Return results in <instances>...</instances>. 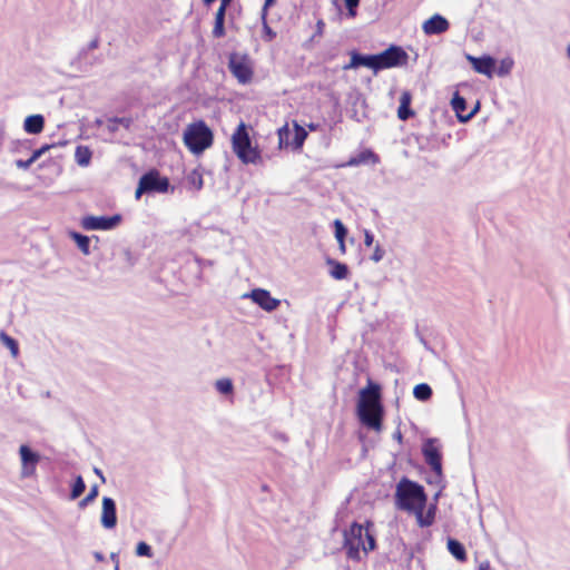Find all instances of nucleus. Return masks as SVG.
<instances>
[{
  "instance_id": "nucleus-19",
  "label": "nucleus",
  "mask_w": 570,
  "mask_h": 570,
  "mask_svg": "<svg viewBox=\"0 0 570 570\" xmlns=\"http://www.w3.org/2000/svg\"><path fill=\"white\" fill-rule=\"evenodd\" d=\"M45 118L42 115H31L24 119L23 129L28 134L37 135L43 130Z\"/></svg>"
},
{
  "instance_id": "nucleus-57",
  "label": "nucleus",
  "mask_w": 570,
  "mask_h": 570,
  "mask_svg": "<svg viewBox=\"0 0 570 570\" xmlns=\"http://www.w3.org/2000/svg\"><path fill=\"white\" fill-rule=\"evenodd\" d=\"M197 263H198L199 265H212V262H209V261H204V259H197Z\"/></svg>"
},
{
  "instance_id": "nucleus-20",
  "label": "nucleus",
  "mask_w": 570,
  "mask_h": 570,
  "mask_svg": "<svg viewBox=\"0 0 570 570\" xmlns=\"http://www.w3.org/2000/svg\"><path fill=\"white\" fill-rule=\"evenodd\" d=\"M327 265L332 266L330 275L337 281L345 279L348 275V267L346 264L337 262L333 258H327Z\"/></svg>"
},
{
  "instance_id": "nucleus-15",
  "label": "nucleus",
  "mask_w": 570,
  "mask_h": 570,
  "mask_svg": "<svg viewBox=\"0 0 570 570\" xmlns=\"http://www.w3.org/2000/svg\"><path fill=\"white\" fill-rule=\"evenodd\" d=\"M451 106L452 109L455 111L459 121L461 122L469 121L479 109V104H476L475 107L469 114H464L466 109V100L462 96H460L459 92H455L453 95L451 99Z\"/></svg>"
},
{
  "instance_id": "nucleus-59",
  "label": "nucleus",
  "mask_w": 570,
  "mask_h": 570,
  "mask_svg": "<svg viewBox=\"0 0 570 570\" xmlns=\"http://www.w3.org/2000/svg\"><path fill=\"white\" fill-rule=\"evenodd\" d=\"M95 124H96L97 126H101V125H102V120H101V119H96Z\"/></svg>"
},
{
  "instance_id": "nucleus-6",
  "label": "nucleus",
  "mask_w": 570,
  "mask_h": 570,
  "mask_svg": "<svg viewBox=\"0 0 570 570\" xmlns=\"http://www.w3.org/2000/svg\"><path fill=\"white\" fill-rule=\"evenodd\" d=\"M409 55L406 51L395 45H391L384 51L375 55L377 72L383 69L402 67L406 65Z\"/></svg>"
},
{
  "instance_id": "nucleus-18",
  "label": "nucleus",
  "mask_w": 570,
  "mask_h": 570,
  "mask_svg": "<svg viewBox=\"0 0 570 570\" xmlns=\"http://www.w3.org/2000/svg\"><path fill=\"white\" fill-rule=\"evenodd\" d=\"M425 508H419L414 514L416 517L417 524L421 528L430 527L434 523L435 514H436V503H432L428 507L426 512L424 513Z\"/></svg>"
},
{
  "instance_id": "nucleus-29",
  "label": "nucleus",
  "mask_w": 570,
  "mask_h": 570,
  "mask_svg": "<svg viewBox=\"0 0 570 570\" xmlns=\"http://www.w3.org/2000/svg\"><path fill=\"white\" fill-rule=\"evenodd\" d=\"M187 185L189 188L200 190L204 186L203 175L199 169H194L187 175Z\"/></svg>"
},
{
  "instance_id": "nucleus-16",
  "label": "nucleus",
  "mask_w": 570,
  "mask_h": 570,
  "mask_svg": "<svg viewBox=\"0 0 570 570\" xmlns=\"http://www.w3.org/2000/svg\"><path fill=\"white\" fill-rule=\"evenodd\" d=\"M358 67H366L377 73L375 55H362L358 52L351 53V61L344 67V69H355Z\"/></svg>"
},
{
  "instance_id": "nucleus-26",
  "label": "nucleus",
  "mask_w": 570,
  "mask_h": 570,
  "mask_svg": "<svg viewBox=\"0 0 570 570\" xmlns=\"http://www.w3.org/2000/svg\"><path fill=\"white\" fill-rule=\"evenodd\" d=\"M92 157L91 150L87 146H78L76 148L75 158L76 163L81 166L86 167L90 164Z\"/></svg>"
},
{
  "instance_id": "nucleus-35",
  "label": "nucleus",
  "mask_w": 570,
  "mask_h": 570,
  "mask_svg": "<svg viewBox=\"0 0 570 570\" xmlns=\"http://www.w3.org/2000/svg\"><path fill=\"white\" fill-rule=\"evenodd\" d=\"M334 227H335V238L337 240L345 239V237L347 235V228L344 226V224L340 219H335Z\"/></svg>"
},
{
  "instance_id": "nucleus-44",
  "label": "nucleus",
  "mask_w": 570,
  "mask_h": 570,
  "mask_svg": "<svg viewBox=\"0 0 570 570\" xmlns=\"http://www.w3.org/2000/svg\"><path fill=\"white\" fill-rule=\"evenodd\" d=\"M35 163V160H32V158L30 157L29 159L27 160H23V159H18L16 160V166L20 169H28L32 164Z\"/></svg>"
},
{
  "instance_id": "nucleus-3",
  "label": "nucleus",
  "mask_w": 570,
  "mask_h": 570,
  "mask_svg": "<svg viewBox=\"0 0 570 570\" xmlns=\"http://www.w3.org/2000/svg\"><path fill=\"white\" fill-rule=\"evenodd\" d=\"M345 547L347 548V557L353 560H360V546L362 544L363 551L367 553L376 547L374 535L370 534L367 530L354 522L348 531L344 532Z\"/></svg>"
},
{
  "instance_id": "nucleus-4",
  "label": "nucleus",
  "mask_w": 570,
  "mask_h": 570,
  "mask_svg": "<svg viewBox=\"0 0 570 570\" xmlns=\"http://www.w3.org/2000/svg\"><path fill=\"white\" fill-rule=\"evenodd\" d=\"M184 142L195 155L202 154L213 144V131L203 121L190 124L184 132Z\"/></svg>"
},
{
  "instance_id": "nucleus-54",
  "label": "nucleus",
  "mask_w": 570,
  "mask_h": 570,
  "mask_svg": "<svg viewBox=\"0 0 570 570\" xmlns=\"http://www.w3.org/2000/svg\"><path fill=\"white\" fill-rule=\"evenodd\" d=\"M94 471H95V473H96V474L101 479V481H102V482H105V481H106V479H105V476H104V474H102V472H101V470H100V469L95 468V469H94Z\"/></svg>"
},
{
  "instance_id": "nucleus-42",
  "label": "nucleus",
  "mask_w": 570,
  "mask_h": 570,
  "mask_svg": "<svg viewBox=\"0 0 570 570\" xmlns=\"http://www.w3.org/2000/svg\"><path fill=\"white\" fill-rule=\"evenodd\" d=\"M106 127H107V130L109 131V134L114 135L119 128L118 127V117L108 119Z\"/></svg>"
},
{
  "instance_id": "nucleus-63",
  "label": "nucleus",
  "mask_w": 570,
  "mask_h": 570,
  "mask_svg": "<svg viewBox=\"0 0 570 570\" xmlns=\"http://www.w3.org/2000/svg\"><path fill=\"white\" fill-rule=\"evenodd\" d=\"M114 570H120V569H119V566L115 567V569H114Z\"/></svg>"
},
{
  "instance_id": "nucleus-48",
  "label": "nucleus",
  "mask_w": 570,
  "mask_h": 570,
  "mask_svg": "<svg viewBox=\"0 0 570 570\" xmlns=\"http://www.w3.org/2000/svg\"><path fill=\"white\" fill-rule=\"evenodd\" d=\"M226 11H227V8H223V7L219 6V8H218V10L216 11V14H215V20H224L225 21Z\"/></svg>"
},
{
  "instance_id": "nucleus-36",
  "label": "nucleus",
  "mask_w": 570,
  "mask_h": 570,
  "mask_svg": "<svg viewBox=\"0 0 570 570\" xmlns=\"http://www.w3.org/2000/svg\"><path fill=\"white\" fill-rule=\"evenodd\" d=\"M345 7L347 9V16L350 18H355L357 13V7L360 4V0H344Z\"/></svg>"
},
{
  "instance_id": "nucleus-24",
  "label": "nucleus",
  "mask_w": 570,
  "mask_h": 570,
  "mask_svg": "<svg viewBox=\"0 0 570 570\" xmlns=\"http://www.w3.org/2000/svg\"><path fill=\"white\" fill-rule=\"evenodd\" d=\"M307 138V131L299 126L297 122L294 124V134L293 139L291 140V146L294 149H301L304 141Z\"/></svg>"
},
{
  "instance_id": "nucleus-39",
  "label": "nucleus",
  "mask_w": 570,
  "mask_h": 570,
  "mask_svg": "<svg viewBox=\"0 0 570 570\" xmlns=\"http://www.w3.org/2000/svg\"><path fill=\"white\" fill-rule=\"evenodd\" d=\"M56 147L55 144L52 145H43L41 146L40 148L33 150L32 155H31V158L32 160H38L42 155H45L49 149Z\"/></svg>"
},
{
  "instance_id": "nucleus-38",
  "label": "nucleus",
  "mask_w": 570,
  "mask_h": 570,
  "mask_svg": "<svg viewBox=\"0 0 570 570\" xmlns=\"http://www.w3.org/2000/svg\"><path fill=\"white\" fill-rule=\"evenodd\" d=\"M225 36V21L224 20H215V24L213 28V37L222 38Z\"/></svg>"
},
{
  "instance_id": "nucleus-46",
  "label": "nucleus",
  "mask_w": 570,
  "mask_h": 570,
  "mask_svg": "<svg viewBox=\"0 0 570 570\" xmlns=\"http://www.w3.org/2000/svg\"><path fill=\"white\" fill-rule=\"evenodd\" d=\"M131 124H132L131 118H128V117L118 118V127L122 126L124 128L129 129Z\"/></svg>"
},
{
  "instance_id": "nucleus-14",
  "label": "nucleus",
  "mask_w": 570,
  "mask_h": 570,
  "mask_svg": "<svg viewBox=\"0 0 570 570\" xmlns=\"http://www.w3.org/2000/svg\"><path fill=\"white\" fill-rule=\"evenodd\" d=\"M450 28L449 21L441 14L435 13L424 21L422 29L426 36L441 35Z\"/></svg>"
},
{
  "instance_id": "nucleus-58",
  "label": "nucleus",
  "mask_w": 570,
  "mask_h": 570,
  "mask_svg": "<svg viewBox=\"0 0 570 570\" xmlns=\"http://www.w3.org/2000/svg\"><path fill=\"white\" fill-rule=\"evenodd\" d=\"M420 341L424 345L425 348H429L428 343L423 337H421Z\"/></svg>"
},
{
  "instance_id": "nucleus-33",
  "label": "nucleus",
  "mask_w": 570,
  "mask_h": 570,
  "mask_svg": "<svg viewBox=\"0 0 570 570\" xmlns=\"http://www.w3.org/2000/svg\"><path fill=\"white\" fill-rule=\"evenodd\" d=\"M292 132L287 126H284L278 129V139H279V147H287L291 146V137Z\"/></svg>"
},
{
  "instance_id": "nucleus-1",
  "label": "nucleus",
  "mask_w": 570,
  "mask_h": 570,
  "mask_svg": "<svg viewBox=\"0 0 570 570\" xmlns=\"http://www.w3.org/2000/svg\"><path fill=\"white\" fill-rule=\"evenodd\" d=\"M356 411L363 425L375 431L382 429L384 409L382 404V389L379 383L372 380L367 381L366 386L358 393Z\"/></svg>"
},
{
  "instance_id": "nucleus-60",
  "label": "nucleus",
  "mask_w": 570,
  "mask_h": 570,
  "mask_svg": "<svg viewBox=\"0 0 570 570\" xmlns=\"http://www.w3.org/2000/svg\"><path fill=\"white\" fill-rule=\"evenodd\" d=\"M396 439H397V440H402V435H401V433H400V432H397V434H396Z\"/></svg>"
},
{
  "instance_id": "nucleus-62",
  "label": "nucleus",
  "mask_w": 570,
  "mask_h": 570,
  "mask_svg": "<svg viewBox=\"0 0 570 570\" xmlns=\"http://www.w3.org/2000/svg\"><path fill=\"white\" fill-rule=\"evenodd\" d=\"M309 128H311L312 130H315L316 126H315V125H313V124H311V125H309Z\"/></svg>"
},
{
  "instance_id": "nucleus-27",
  "label": "nucleus",
  "mask_w": 570,
  "mask_h": 570,
  "mask_svg": "<svg viewBox=\"0 0 570 570\" xmlns=\"http://www.w3.org/2000/svg\"><path fill=\"white\" fill-rule=\"evenodd\" d=\"M0 342L7 347L9 348L12 357H18L19 355V344L18 342L11 337L10 335H8L4 331H0Z\"/></svg>"
},
{
  "instance_id": "nucleus-49",
  "label": "nucleus",
  "mask_w": 570,
  "mask_h": 570,
  "mask_svg": "<svg viewBox=\"0 0 570 570\" xmlns=\"http://www.w3.org/2000/svg\"><path fill=\"white\" fill-rule=\"evenodd\" d=\"M145 193H147V189H145V186H144L141 179H139L138 187L136 189L135 196H136L137 199H139L140 196L142 194H145Z\"/></svg>"
},
{
  "instance_id": "nucleus-11",
  "label": "nucleus",
  "mask_w": 570,
  "mask_h": 570,
  "mask_svg": "<svg viewBox=\"0 0 570 570\" xmlns=\"http://www.w3.org/2000/svg\"><path fill=\"white\" fill-rule=\"evenodd\" d=\"M147 193H165L169 188L167 177H161L155 169L149 170L140 177Z\"/></svg>"
},
{
  "instance_id": "nucleus-25",
  "label": "nucleus",
  "mask_w": 570,
  "mask_h": 570,
  "mask_svg": "<svg viewBox=\"0 0 570 570\" xmlns=\"http://www.w3.org/2000/svg\"><path fill=\"white\" fill-rule=\"evenodd\" d=\"M370 160H372L373 164H376L379 161L377 155L374 154L372 150H364L360 153L356 157L351 158L348 165L357 166L361 164H366Z\"/></svg>"
},
{
  "instance_id": "nucleus-32",
  "label": "nucleus",
  "mask_w": 570,
  "mask_h": 570,
  "mask_svg": "<svg viewBox=\"0 0 570 570\" xmlns=\"http://www.w3.org/2000/svg\"><path fill=\"white\" fill-rule=\"evenodd\" d=\"M98 494H99V488L97 484H94L90 488L88 494L79 501L78 507L80 509L86 508L88 504H90L92 501H95V499L98 497Z\"/></svg>"
},
{
  "instance_id": "nucleus-53",
  "label": "nucleus",
  "mask_w": 570,
  "mask_h": 570,
  "mask_svg": "<svg viewBox=\"0 0 570 570\" xmlns=\"http://www.w3.org/2000/svg\"><path fill=\"white\" fill-rule=\"evenodd\" d=\"M110 559H111V561L115 563V567L119 566V558H118V553H116V552H111V553H110Z\"/></svg>"
},
{
  "instance_id": "nucleus-2",
  "label": "nucleus",
  "mask_w": 570,
  "mask_h": 570,
  "mask_svg": "<svg viewBox=\"0 0 570 570\" xmlns=\"http://www.w3.org/2000/svg\"><path fill=\"white\" fill-rule=\"evenodd\" d=\"M428 495L424 488L407 478L396 484L395 504L397 509L414 513L419 508H426Z\"/></svg>"
},
{
  "instance_id": "nucleus-10",
  "label": "nucleus",
  "mask_w": 570,
  "mask_h": 570,
  "mask_svg": "<svg viewBox=\"0 0 570 570\" xmlns=\"http://www.w3.org/2000/svg\"><path fill=\"white\" fill-rule=\"evenodd\" d=\"M435 439H428L422 446V453L425 462L431 466L433 472L438 475H442V455L439 448L435 445Z\"/></svg>"
},
{
  "instance_id": "nucleus-47",
  "label": "nucleus",
  "mask_w": 570,
  "mask_h": 570,
  "mask_svg": "<svg viewBox=\"0 0 570 570\" xmlns=\"http://www.w3.org/2000/svg\"><path fill=\"white\" fill-rule=\"evenodd\" d=\"M373 243H374L373 234L371 232H368V230H365V233H364V244H365V246L370 247V246L373 245Z\"/></svg>"
},
{
  "instance_id": "nucleus-55",
  "label": "nucleus",
  "mask_w": 570,
  "mask_h": 570,
  "mask_svg": "<svg viewBox=\"0 0 570 570\" xmlns=\"http://www.w3.org/2000/svg\"><path fill=\"white\" fill-rule=\"evenodd\" d=\"M233 0H220V7L228 8Z\"/></svg>"
},
{
  "instance_id": "nucleus-31",
  "label": "nucleus",
  "mask_w": 570,
  "mask_h": 570,
  "mask_svg": "<svg viewBox=\"0 0 570 570\" xmlns=\"http://www.w3.org/2000/svg\"><path fill=\"white\" fill-rule=\"evenodd\" d=\"M216 390L223 394L228 395L232 394L234 391V385L230 379H219L215 382Z\"/></svg>"
},
{
  "instance_id": "nucleus-13",
  "label": "nucleus",
  "mask_w": 570,
  "mask_h": 570,
  "mask_svg": "<svg viewBox=\"0 0 570 570\" xmlns=\"http://www.w3.org/2000/svg\"><path fill=\"white\" fill-rule=\"evenodd\" d=\"M100 522L105 529H114L117 525V507L112 498L104 497Z\"/></svg>"
},
{
  "instance_id": "nucleus-61",
  "label": "nucleus",
  "mask_w": 570,
  "mask_h": 570,
  "mask_svg": "<svg viewBox=\"0 0 570 570\" xmlns=\"http://www.w3.org/2000/svg\"><path fill=\"white\" fill-rule=\"evenodd\" d=\"M567 53H568V57L570 58V45L567 48Z\"/></svg>"
},
{
  "instance_id": "nucleus-7",
  "label": "nucleus",
  "mask_w": 570,
  "mask_h": 570,
  "mask_svg": "<svg viewBox=\"0 0 570 570\" xmlns=\"http://www.w3.org/2000/svg\"><path fill=\"white\" fill-rule=\"evenodd\" d=\"M228 68L239 83L246 85L253 78L250 61L246 55L232 53Z\"/></svg>"
},
{
  "instance_id": "nucleus-40",
  "label": "nucleus",
  "mask_w": 570,
  "mask_h": 570,
  "mask_svg": "<svg viewBox=\"0 0 570 570\" xmlns=\"http://www.w3.org/2000/svg\"><path fill=\"white\" fill-rule=\"evenodd\" d=\"M384 255L385 250L377 244L374 248L371 259L375 263H379L383 259Z\"/></svg>"
},
{
  "instance_id": "nucleus-43",
  "label": "nucleus",
  "mask_w": 570,
  "mask_h": 570,
  "mask_svg": "<svg viewBox=\"0 0 570 570\" xmlns=\"http://www.w3.org/2000/svg\"><path fill=\"white\" fill-rule=\"evenodd\" d=\"M412 96L410 91H403L400 97V106H411Z\"/></svg>"
},
{
  "instance_id": "nucleus-30",
  "label": "nucleus",
  "mask_w": 570,
  "mask_h": 570,
  "mask_svg": "<svg viewBox=\"0 0 570 570\" xmlns=\"http://www.w3.org/2000/svg\"><path fill=\"white\" fill-rule=\"evenodd\" d=\"M85 490H86V483H85L82 476L78 475L75 479V482L71 487L70 499L71 500L78 499L85 492Z\"/></svg>"
},
{
  "instance_id": "nucleus-28",
  "label": "nucleus",
  "mask_w": 570,
  "mask_h": 570,
  "mask_svg": "<svg viewBox=\"0 0 570 570\" xmlns=\"http://www.w3.org/2000/svg\"><path fill=\"white\" fill-rule=\"evenodd\" d=\"M432 389L426 383H420L414 386L413 389V395L416 400L425 402L429 401L432 396Z\"/></svg>"
},
{
  "instance_id": "nucleus-51",
  "label": "nucleus",
  "mask_w": 570,
  "mask_h": 570,
  "mask_svg": "<svg viewBox=\"0 0 570 570\" xmlns=\"http://www.w3.org/2000/svg\"><path fill=\"white\" fill-rule=\"evenodd\" d=\"M99 47V37H95L87 46L86 48L89 51L96 50Z\"/></svg>"
},
{
  "instance_id": "nucleus-8",
  "label": "nucleus",
  "mask_w": 570,
  "mask_h": 570,
  "mask_svg": "<svg viewBox=\"0 0 570 570\" xmlns=\"http://www.w3.org/2000/svg\"><path fill=\"white\" fill-rule=\"evenodd\" d=\"M122 217L119 214L112 216H92L88 215L82 217L81 226L86 230H111L116 228Z\"/></svg>"
},
{
  "instance_id": "nucleus-12",
  "label": "nucleus",
  "mask_w": 570,
  "mask_h": 570,
  "mask_svg": "<svg viewBox=\"0 0 570 570\" xmlns=\"http://www.w3.org/2000/svg\"><path fill=\"white\" fill-rule=\"evenodd\" d=\"M244 297H250L255 304L266 312L275 311L281 304L279 299L272 297L271 293L264 288H255L249 294H245Z\"/></svg>"
},
{
  "instance_id": "nucleus-21",
  "label": "nucleus",
  "mask_w": 570,
  "mask_h": 570,
  "mask_svg": "<svg viewBox=\"0 0 570 570\" xmlns=\"http://www.w3.org/2000/svg\"><path fill=\"white\" fill-rule=\"evenodd\" d=\"M88 53L89 50L83 47L81 48L76 58L72 60V66H76L78 70L80 71H87L94 66V61H88Z\"/></svg>"
},
{
  "instance_id": "nucleus-34",
  "label": "nucleus",
  "mask_w": 570,
  "mask_h": 570,
  "mask_svg": "<svg viewBox=\"0 0 570 570\" xmlns=\"http://www.w3.org/2000/svg\"><path fill=\"white\" fill-rule=\"evenodd\" d=\"M136 554L138 557H146L151 558L153 557V549L151 547L146 543L145 541H140L136 547Z\"/></svg>"
},
{
  "instance_id": "nucleus-52",
  "label": "nucleus",
  "mask_w": 570,
  "mask_h": 570,
  "mask_svg": "<svg viewBox=\"0 0 570 570\" xmlns=\"http://www.w3.org/2000/svg\"><path fill=\"white\" fill-rule=\"evenodd\" d=\"M92 556L97 562H102L105 560V556L99 551H95Z\"/></svg>"
},
{
  "instance_id": "nucleus-17",
  "label": "nucleus",
  "mask_w": 570,
  "mask_h": 570,
  "mask_svg": "<svg viewBox=\"0 0 570 570\" xmlns=\"http://www.w3.org/2000/svg\"><path fill=\"white\" fill-rule=\"evenodd\" d=\"M466 58L472 63V67L476 72H479L481 75H485L488 77L492 76V72H493V69L495 66V60L492 57L483 56V57L476 58V57L468 55Z\"/></svg>"
},
{
  "instance_id": "nucleus-23",
  "label": "nucleus",
  "mask_w": 570,
  "mask_h": 570,
  "mask_svg": "<svg viewBox=\"0 0 570 570\" xmlns=\"http://www.w3.org/2000/svg\"><path fill=\"white\" fill-rule=\"evenodd\" d=\"M69 235L83 255L90 254V238L87 235L80 234L78 232H70Z\"/></svg>"
},
{
  "instance_id": "nucleus-37",
  "label": "nucleus",
  "mask_w": 570,
  "mask_h": 570,
  "mask_svg": "<svg viewBox=\"0 0 570 570\" xmlns=\"http://www.w3.org/2000/svg\"><path fill=\"white\" fill-rule=\"evenodd\" d=\"M414 116V111L411 109V106H399L397 117L401 120H407Z\"/></svg>"
},
{
  "instance_id": "nucleus-9",
  "label": "nucleus",
  "mask_w": 570,
  "mask_h": 570,
  "mask_svg": "<svg viewBox=\"0 0 570 570\" xmlns=\"http://www.w3.org/2000/svg\"><path fill=\"white\" fill-rule=\"evenodd\" d=\"M21 459V476L30 478L36 473V466L40 461V454L33 451L29 445L22 444L19 448Z\"/></svg>"
},
{
  "instance_id": "nucleus-5",
  "label": "nucleus",
  "mask_w": 570,
  "mask_h": 570,
  "mask_svg": "<svg viewBox=\"0 0 570 570\" xmlns=\"http://www.w3.org/2000/svg\"><path fill=\"white\" fill-rule=\"evenodd\" d=\"M233 150L244 164H256L261 159V153L252 146L247 128L240 122L232 136Z\"/></svg>"
},
{
  "instance_id": "nucleus-50",
  "label": "nucleus",
  "mask_w": 570,
  "mask_h": 570,
  "mask_svg": "<svg viewBox=\"0 0 570 570\" xmlns=\"http://www.w3.org/2000/svg\"><path fill=\"white\" fill-rule=\"evenodd\" d=\"M276 0H265V3H264V7H263V10H262V18L265 19L266 14H267V10L269 7L274 6Z\"/></svg>"
},
{
  "instance_id": "nucleus-45",
  "label": "nucleus",
  "mask_w": 570,
  "mask_h": 570,
  "mask_svg": "<svg viewBox=\"0 0 570 570\" xmlns=\"http://www.w3.org/2000/svg\"><path fill=\"white\" fill-rule=\"evenodd\" d=\"M324 28H325V22L320 19L317 22H316V31L315 33L313 35L312 37V40L315 38V37H321L324 32Z\"/></svg>"
},
{
  "instance_id": "nucleus-22",
  "label": "nucleus",
  "mask_w": 570,
  "mask_h": 570,
  "mask_svg": "<svg viewBox=\"0 0 570 570\" xmlns=\"http://www.w3.org/2000/svg\"><path fill=\"white\" fill-rule=\"evenodd\" d=\"M448 550L456 560H459V561L466 560L465 548L459 540L449 538Z\"/></svg>"
},
{
  "instance_id": "nucleus-56",
  "label": "nucleus",
  "mask_w": 570,
  "mask_h": 570,
  "mask_svg": "<svg viewBox=\"0 0 570 570\" xmlns=\"http://www.w3.org/2000/svg\"><path fill=\"white\" fill-rule=\"evenodd\" d=\"M338 244H340V250L342 253H345V239H342V240H337Z\"/></svg>"
},
{
  "instance_id": "nucleus-41",
  "label": "nucleus",
  "mask_w": 570,
  "mask_h": 570,
  "mask_svg": "<svg viewBox=\"0 0 570 570\" xmlns=\"http://www.w3.org/2000/svg\"><path fill=\"white\" fill-rule=\"evenodd\" d=\"M512 65H513V62L511 60H509V61L503 60L501 62V66H500L499 70H498V75L499 76L508 75L510 72V70H511Z\"/></svg>"
}]
</instances>
